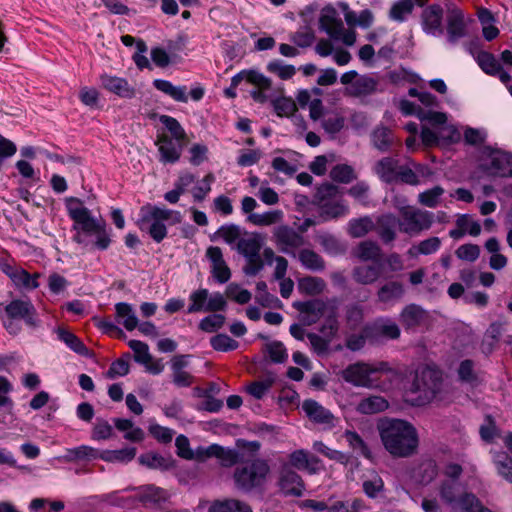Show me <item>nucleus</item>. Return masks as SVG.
I'll return each mask as SVG.
<instances>
[{"label":"nucleus","instance_id":"1","mask_svg":"<svg viewBox=\"0 0 512 512\" xmlns=\"http://www.w3.org/2000/svg\"><path fill=\"white\" fill-rule=\"evenodd\" d=\"M377 429L385 450L394 458H408L419 448V435L416 427L407 420L386 418Z\"/></svg>","mask_w":512,"mask_h":512},{"label":"nucleus","instance_id":"2","mask_svg":"<svg viewBox=\"0 0 512 512\" xmlns=\"http://www.w3.org/2000/svg\"><path fill=\"white\" fill-rule=\"evenodd\" d=\"M392 369L387 362H378L370 364L366 362H356L348 365L341 371L340 375L344 381L356 387L376 388L378 387V374L389 373Z\"/></svg>","mask_w":512,"mask_h":512},{"label":"nucleus","instance_id":"3","mask_svg":"<svg viewBox=\"0 0 512 512\" xmlns=\"http://www.w3.org/2000/svg\"><path fill=\"white\" fill-rule=\"evenodd\" d=\"M270 474V467L267 461L255 459L237 467L234 471V482L236 487L243 492H251L261 488Z\"/></svg>","mask_w":512,"mask_h":512},{"label":"nucleus","instance_id":"4","mask_svg":"<svg viewBox=\"0 0 512 512\" xmlns=\"http://www.w3.org/2000/svg\"><path fill=\"white\" fill-rule=\"evenodd\" d=\"M479 169L490 177H512V154L485 147L480 153Z\"/></svg>","mask_w":512,"mask_h":512},{"label":"nucleus","instance_id":"5","mask_svg":"<svg viewBox=\"0 0 512 512\" xmlns=\"http://www.w3.org/2000/svg\"><path fill=\"white\" fill-rule=\"evenodd\" d=\"M338 194L339 188L330 183L322 184L317 188L315 202L324 220L337 219L348 213L349 208L345 201L335 200Z\"/></svg>","mask_w":512,"mask_h":512},{"label":"nucleus","instance_id":"6","mask_svg":"<svg viewBox=\"0 0 512 512\" xmlns=\"http://www.w3.org/2000/svg\"><path fill=\"white\" fill-rule=\"evenodd\" d=\"M218 234L229 244L238 241V250L244 256L259 254L264 243L262 235L258 233L242 234L239 226H221Z\"/></svg>","mask_w":512,"mask_h":512},{"label":"nucleus","instance_id":"7","mask_svg":"<svg viewBox=\"0 0 512 512\" xmlns=\"http://www.w3.org/2000/svg\"><path fill=\"white\" fill-rule=\"evenodd\" d=\"M441 388V376L437 370L426 367L416 373L411 391L418 394V403L430 402Z\"/></svg>","mask_w":512,"mask_h":512},{"label":"nucleus","instance_id":"8","mask_svg":"<svg viewBox=\"0 0 512 512\" xmlns=\"http://www.w3.org/2000/svg\"><path fill=\"white\" fill-rule=\"evenodd\" d=\"M190 304L187 308L188 314L199 312H217L226 307L224 295L219 292L210 294L207 289L200 288L194 290L189 295Z\"/></svg>","mask_w":512,"mask_h":512},{"label":"nucleus","instance_id":"9","mask_svg":"<svg viewBox=\"0 0 512 512\" xmlns=\"http://www.w3.org/2000/svg\"><path fill=\"white\" fill-rule=\"evenodd\" d=\"M0 270L10 278L17 288L33 290L39 286L38 274H29L8 257H0Z\"/></svg>","mask_w":512,"mask_h":512},{"label":"nucleus","instance_id":"10","mask_svg":"<svg viewBox=\"0 0 512 512\" xmlns=\"http://www.w3.org/2000/svg\"><path fill=\"white\" fill-rule=\"evenodd\" d=\"M74 239L85 246L106 249L110 240L103 226H74Z\"/></svg>","mask_w":512,"mask_h":512},{"label":"nucleus","instance_id":"11","mask_svg":"<svg viewBox=\"0 0 512 512\" xmlns=\"http://www.w3.org/2000/svg\"><path fill=\"white\" fill-rule=\"evenodd\" d=\"M302 409L312 422L322 426L324 429H331L338 422V419L330 410L315 400H305L302 404Z\"/></svg>","mask_w":512,"mask_h":512},{"label":"nucleus","instance_id":"12","mask_svg":"<svg viewBox=\"0 0 512 512\" xmlns=\"http://www.w3.org/2000/svg\"><path fill=\"white\" fill-rule=\"evenodd\" d=\"M422 30L431 36L443 34V9L438 4L429 5L421 13Z\"/></svg>","mask_w":512,"mask_h":512},{"label":"nucleus","instance_id":"13","mask_svg":"<svg viewBox=\"0 0 512 512\" xmlns=\"http://www.w3.org/2000/svg\"><path fill=\"white\" fill-rule=\"evenodd\" d=\"M210 457L217 458L222 466L230 467L239 461V452L234 449L224 448L218 444L197 449V460L204 461Z\"/></svg>","mask_w":512,"mask_h":512},{"label":"nucleus","instance_id":"14","mask_svg":"<svg viewBox=\"0 0 512 512\" xmlns=\"http://www.w3.org/2000/svg\"><path fill=\"white\" fill-rule=\"evenodd\" d=\"M332 305V299L323 301L319 299L299 303L297 309L299 310L302 321L305 325L310 326L315 324L321 317H324Z\"/></svg>","mask_w":512,"mask_h":512},{"label":"nucleus","instance_id":"15","mask_svg":"<svg viewBox=\"0 0 512 512\" xmlns=\"http://www.w3.org/2000/svg\"><path fill=\"white\" fill-rule=\"evenodd\" d=\"M7 317L23 319L28 326L36 327L38 321L34 306L28 301L14 300L5 307Z\"/></svg>","mask_w":512,"mask_h":512},{"label":"nucleus","instance_id":"16","mask_svg":"<svg viewBox=\"0 0 512 512\" xmlns=\"http://www.w3.org/2000/svg\"><path fill=\"white\" fill-rule=\"evenodd\" d=\"M475 59L486 74L498 76L502 83H510V74L502 68L493 54L487 51H479L475 55Z\"/></svg>","mask_w":512,"mask_h":512},{"label":"nucleus","instance_id":"17","mask_svg":"<svg viewBox=\"0 0 512 512\" xmlns=\"http://www.w3.org/2000/svg\"><path fill=\"white\" fill-rule=\"evenodd\" d=\"M304 226H298L295 231L289 226H279L275 232L277 244L283 252H287L289 248H297L304 244L302 234L305 232Z\"/></svg>","mask_w":512,"mask_h":512},{"label":"nucleus","instance_id":"18","mask_svg":"<svg viewBox=\"0 0 512 512\" xmlns=\"http://www.w3.org/2000/svg\"><path fill=\"white\" fill-rule=\"evenodd\" d=\"M206 256L211 262V273L217 282L223 284L231 278V271L226 264L219 247H209Z\"/></svg>","mask_w":512,"mask_h":512},{"label":"nucleus","instance_id":"19","mask_svg":"<svg viewBox=\"0 0 512 512\" xmlns=\"http://www.w3.org/2000/svg\"><path fill=\"white\" fill-rule=\"evenodd\" d=\"M465 35L464 14L460 9L454 7L449 10L447 16V42L450 45H455Z\"/></svg>","mask_w":512,"mask_h":512},{"label":"nucleus","instance_id":"20","mask_svg":"<svg viewBox=\"0 0 512 512\" xmlns=\"http://www.w3.org/2000/svg\"><path fill=\"white\" fill-rule=\"evenodd\" d=\"M102 88L122 98L135 96V89L124 78L104 73L100 76Z\"/></svg>","mask_w":512,"mask_h":512},{"label":"nucleus","instance_id":"21","mask_svg":"<svg viewBox=\"0 0 512 512\" xmlns=\"http://www.w3.org/2000/svg\"><path fill=\"white\" fill-rule=\"evenodd\" d=\"M65 206L70 218L75 222V224H97V220L91 214V211L79 198H66Z\"/></svg>","mask_w":512,"mask_h":512},{"label":"nucleus","instance_id":"22","mask_svg":"<svg viewBox=\"0 0 512 512\" xmlns=\"http://www.w3.org/2000/svg\"><path fill=\"white\" fill-rule=\"evenodd\" d=\"M279 487L286 496L299 497L304 490L302 478L290 469H284L279 479Z\"/></svg>","mask_w":512,"mask_h":512},{"label":"nucleus","instance_id":"23","mask_svg":"<svg viewBox=\"0 0 512 512\" xmlns=\"http://www.w3.org/2000/svg\"><path fill=\"white\" fill-rule=\"evenodd\" d=\"M289 462L293 467L310 474H315L320 469V460L304 449L293 451L289 455Z\"/></svg>","mask_w":512,"mask_h":512},{"label":"nucleus","instance_id":"24","mask_svg":"<svg viewBox=\"0 0 512 512\" xmlns=\"http://www.w3.org/2000/svg\"><path fill=\"white\" fill-rule=\"evenodd\" d=\"M465 492L466 491L462 490L460 483L454 480H443L438 487L441 501L447 505L451 511Z\"/></svg>","mask_w":512,"mask_h":512},{"label":"nucleus","instance_id":"25","mask_svg":"<svg viewBox=\"0 0 512 512\" xmlns=\"http://www.w3.org/2000/svg\"><path fill=\"white\" fill-rule=\"evenodd\" d=\"M428 317V313L417 304L406 305L400 315L399 321L405 329H414L420 326Z\"/></svg>","mask_w":512,"mask_h":512},{"label":"nucleus","instance_id":"26","mask_svg":"<svg viewBox=\"0 0 512 512\" xmlns=\"http://www.w3.org/2000/svg\"><path fill=\"white\" fill-rule=\"evenodd\" d=\"M405 288L401 282L389 281L377 291V300L385 305H393L404 296Z\"/></svg>","mask_w":512,"mask_h":512},{"label":"nucleus","instance_id":"27","mask_svg":"<svg viewBox=\"0 0 512 512\" xmlns=\"http://www.w3.org/2000/svg\"><path fill=\"white\" fill-rule=\"evenodd\" d=\"M141 218L146 224H163L164 222H174L175 215L166 209L152 205H145L141 208Z\"/></svg>","mask_w":512,"mask_h":512},{"label":"nucleus","instance_id":"28","mask_svg":"<svg viewBox=\"0 0 512 512\" xmlns=\"http://www.w3.org/2000/svg\"><path fill=\"white\" fill-rule=\"evenodd\" d=\"M373 170L382 181L386 183L396 182L399 163L394 158L385 157L374 165Z\"/></svg>","mask_w":512,"mask_h":512},{"label":"nucleus","instance_id":"29","mask_svg":"<svg viewBox=\"0 0 512 512\" xmlns=\"http://www.w3.org/2000/svg\"><path fill=\"white\" fill-rule=\"evenodd\" d=\"M115 319L128 331H132L138 326L136 313L132 305L126 302H119L115 304Z\"/></svg>","mask_w":512,"mask_h":512},{"label":"nucleus","instance_id":"30","mask_svg":"<svg viewBox=\"0 0 512 512\" xmlns=\"http://www.w3.org/2000/svg\"><path fill=\"white\" fill-rule=\"evenodd\" d=\"M338 306V301L336 299H332V305L324 316L325 320L319 329V332L322 335L330 338L331 340L337 336L339 331Z\"/></svg>","mask_w":512,"mask_h":512},{"label":"nucleus","instance_id":"31","mask_svg":"<svg viewBox=\"0 0 512 512\" xmlns=\"http://www.w3.org/2000/svg\"><path fill=\"white\" fill-rule=\"evenodd\" d=\"M437 474L436 462L432 459H426L413 470L412 477L417 483L427 485L436 478Z\"/></svg>","mask_w":512,"mask_h":512},{"label":"nucleus","instance_id":"32","mask_svg":"<svg viewBox=\"0 0 512 512\" xmlns=\"http://www.w3.org/2000/svg\"><path fill=\"white\" fill-rule=\"evenodd\" d=\"M136 496L144 505H153L166 501L169 494L160 487L145 485L139 488Z\"/></svg>","mask_w":512,"mask_h":512},{"label":"nucleus","instance_id":"33","mask_svg":"<svg viewBox=\"0 0 512 512\" xmlns=\"http://www.w3.org/2000/svg\"><path fill=\"white\" fill-rule=\"evenodd\" d=\"M158 150L160 152V160L163 163H175L179 160L181 155V145L174 143L167 137H162L157 142Z\"/></svg>","mask_w":512,"mask_h":512},{"label":"nucleus","instance_id":"34","mask_svg":"<svg viewBox=\"0 0 512 512\" xmlns=\"http://www.w3.org/2000/svg\"><path fill=\"white\" fill-rule=\"evenodd\" d=\"M208 512H253L249 504L244 501L229 498L214 501Z\"/></svg>","mask_w":512,"mask_h":512},{"label":"nucleus","instance_id":"35","mask_svg":"<svg viewBox=\"0 0 512 512\" xmlns=\"http://www.w3.org/2000/svg\"><path fill=\"white\" fill-rule=\"evenodd\" d=\"M451 512H494L483 506L479 498L471 493L465 492Z\"/></svg>","mask_w":512,"mask_h":512},{"label":"nucleus","instance_id":"36","mask_svg":"<svg viewBox=\"0 0 512 512\" xmlns=\"http://www.w3.org/2000/svg\"><path fill=\"white\" fill-rule=\"evenodd\" d=\"M153 85L157 90L168 95L177 102L186 103L188 101L186 86H175L170 81L163 79L154 80Z\"/></svg>","mask_w":512,"mask_h":512},{"label":"nucleus","instance_id":"37","mask_svg":"<svg viewBox=\"0 0 512 512\" xmlns=\"http://www.w3.org/2000/svg\"><path fill=\"white\" fill-rule=\"evenodd\" d=\"M352 276L357 283L372 284L381 276V267L379 265H359L354 268Z\"/></svg>","mask_w":512,"mask_h":512},{"label":"nucleus","instance_id":"38","mask_svg":"<svg viewBox=\"0 0 512 512\" xmlns=\"http://www.w3.org/2000/svg\"><path fill=\"white\" fill-rule=\"evenodd\" d=\"M138 461L141 465L150 469L169 470L174 467L172 458L154 453L142 454L139 456Z\"/></svg>","mask_w":512,"mask_h":512},{"label":"nucleus","instance_id":"39","mask_svg":"<svg viewBox=\"0 0 512 512\" xmlns=\"http://www.w3.org/2000/svg\"><path fill=\"white\" fill-rule=\"evenodd\" d=\"M388 408V402L381 396H369L362 399L356 410L361 414H375L382 412Z\"/></svg>","mask_w":512,"mask_h":512},{"label":"nucleus","instance_id":"40","mask_svg":"<svg viewBox=\"0 0 512 512\" xmlns=\"http://www.w3.org/2000/svg\"><path fill=\"white\" fill-rule=\"evenodd\" d=\"M320 27L326 31L330 37H339V32L342 31V22L336 17V12L333 9L325 10L321 14Z\"/></svg>","mask_w":512,"mask_h":512},{"label":"nucleus","instance_id":"41","mask_svg":"<svg viewBox=\"0 0 512 512\" xmlns=\"http://www.w3.org/2000/svg\"><path fill=\"white\" fill-rule=\"evenodd\" d=\"M113 421L119 431L125 432L124 438L126 440L140 442L144 439V431L140 427H135L131 420L115 418Z\"/></svg>","mask_w":512,"mask_h":512},{"label":"nucleus","instance_id":"42","mask_svg":"<svg viewBox=\"0 0 512 512\" xmlns=\"http://www.w3.org/2000/svg\"><path fill=\"white\" fill-rule=\"evenodd\" d=\"M136 448H123L119 450H105L101 452L100 459L106 462L128 463L136 456Z\"/></svg>","mask_w":512,"mask_h":512},{"label":"nucleus","instance_id":"43","mask_svg":"<svg viewBox=\"0 0 512 512\" xmlns=\"http://www.w3.org/2000/svg\"><path fill=\"white\" fill-rule=\"evenodd\" d=\"M375 336L385 337L388 339H397L400 336L398 325L389 319L377 320L372 328Z\"/></svg>","mask_w":512,"mask_h":512},{"label":"nucleus","instance_id":"44","mask_svg":"<svg viewBox=\"0 0 512 512\" xmlns=\"http://www.w3.org/2000/svg\"><path fill=\"white\" fill-rule=\"evenodd\" d=\"M493 463L498 475L512 483V458L505 452H495Z\"/></svg>","mask_w":512,"mask_h":512},{"label":"nucleus","instance_id":"45","mask_svg":"<svg viewBox=\"0 0 512 512\" xmlns=\"http://www.w3.org/2000/svg\"><path fill=\"white\" fill-rule=\"evenodd\" d=\"M246 80L251 85L265 86L268 84L266 76L256 70H242L231 79V86L236 87Z\"/></svg>","mask_w":512,"mask_h":512},{"label":"nucleus","instance_id":"46","mask_svg":"<svg viewBox=\"0 0 512 512\" xmlns=\"http://www.w3.org/2000/svg\"><path fill=\"white\" fill-rule=\"evenodd\" d=\"M418 174L421 176H430L432 173L429 169L422 166H417L416 171H413L408 167L399 166L397 181H401L409 185H418L420 184Z\"/></svg>","mask_w":512,"mask_h":512},{"label":"nucleus","instance_id":"47","mask_svg":"<svg viewBox=\"0 0 512 512\" xmlns=\"http://www.w3.org/2000/svg\"><path fill=\"white\" fill-rule=\"evenodd\" d=\"M57 334L59 339L63 341L75 353L82 356H87L89 354V350L87 349V347L72 332L65 330L63 328H59L57 330Z\"/></svg>","mask_w":512,"mask_h":512},{"label":"nucleus","instance_id":"48","mask_svg":"<svg viewBox=\"0 0 512 512\" xmlns=\"http://www.w3.org/2000/svg\"><path fill=\"white\" fill-rule=\"evenodd\" d=\"M344 437L348 442L350 448L353 450V452L367 459H370L372 457L371 450L358 433H356L355 431L347 430L344 433Z\"/></svg>","mask_w":512,"mask_h":512},{"label":"nucleus","instance_id":"49","mask_svg":"<svg viewBox=\"0 0 512 512\" xmlns=\"http://www.w3.org/2000/svg\"><path fill=\"white\" fill-rule=\"evenodd\" d=\"M413 9V0H399L392 5L389 15L394 21L403 22L413 12Z\"/></svg>","mask_w":512,"mask_h":512},{"label":"nucleus","instance_id":"50","mask_svg":"<svg viewBox=\"0 0 512 512\" xmlns=\"http://www.w3.org/2000/svg\"><path fill=\"white\" fill-rule=\"evenodd\" d=\"M377 81L370 76H361L351 85V92L356 96L369 95L376 91Z\"/></svg>","mask_w":512,"mask_h":512},{"label":"nucleus","instance_id":"51","mask_svg":"<svg viewBox=\"0 0 512 512\" xmlns=\"http://www.w3.org/2000/svg\"><path fill=\"white\" fill-rule=\"evenodd\" d=\"M101 452L97 449L87 446L81 445L72 449L67 450V460H93L100 458Z\"/></svg>","mask_w":512,"mask_h":512},{"label":"nucleus","instance_id":"52","mask_svg":"<svg viewBox=\"0 0 512 512\" xmlns=\"http://www.w3.org/2000/svg\"><path fill=\"white\" fill-rule=\"evenodd\" d=\"M393 142L391 130L386 127H378L372 133V143L380 151H387Z\"/></svg>","mask_w":512,"mask_h":512},{"label":"nucleus","instance_id":"53","mask_svg":"<svg viewBox=\"0 0 512 512\" xmlns=\"http://www.w3.org/2000/svg\"><path fill=\"white\" fill-rule=\"evenodd\" d=\"M330 178L335 182L347 184L356 179V174L351 166L338 164L331 169Z\"/></svg>","mask_w":512,"mask_h":512},{"label":"nucleus","instance_id":"54","mask_svg":"<svg viewBox=\"0 0 512 512\" xmlns=\"http://www.w3.org/2000/svg\"><path fill=\"white\" fill-rule=\"evenodd\" d=\"M299 289L309 295H317L324 291L326 284L318 277H304L299 281Z\"/></svg>","mask_w":512,"mask_h":512},{"label":"nucleus","instance_id":"55","mask_svg":"<svg viewBox=\"0 0 512 512\" xmlns=\"http://www.w3.org/2000/svg\"><path fill=\"white\" fill-rule=\"evenodd\" d=\"M380 248L371 241H363L358 245L356 256L364 261H377L380 258Z\"/></svg>","mask_w":512,"mask_h":512},{"label":"nucleus","instance_id":"56","mask_svg":"<svg viewBox=\"0 0 512 512\" xmlns=\"http://www.w3.org/2000/svg\"><path fill=\"white\" fill-rule=\"evenodd\" d=\"M444 194V189L441 186H435L431 189L425 190L418 195V201L427 207H436Z\"/></svg>","mask_w":512,"mask_h":512},{"label":"nucleus","instance_id":"57","mask_svg":"<svg viewBox=\"0 0 512 512\" xmlns=\"http://www.w3.org/2000/svg\"><path fill=\"white\" fill-rule=\"evenodd\" d=\"M311 349L319 356L328 354L332 340L324 335L316 333H307Z\"/></svg>","mask_w":512,"mask_h":512},{"label":"nucleus","instance_id":"58","mask_svg":"<svg viewBox=\"0 0 512 512\" xmlns=\"http://www.w3.org/2000/svg\"><path fill=\"white\" fill-rule=\"evenodd\" d=\"M299 259L304 267L314 271L323 270L325 267L323 259L311 250H303L300 252Z\"/></svg>","mask_w":512,"mask_h":512},{"label":"nucleus","instance_id":"59","mask_svg":"<svg viewBox=\"0 0 512 512\" xmlns=\"http://www.w3.org/2000/svg\"><path fill=\"white\" fill-rule=\"evenodd\" d=\"M276 114L280 117H291L297 110L295 101L289 97H280L273 101Z\"/></svg>","mask_w":512,"mask_h":512},{"label":"nucleus","instance_id":"60","mask_svg":"<svg viewBox=\"0 0 512 512\" xmlns=\"http://www.w3.org/2000/svg\"><path fill=\"white\" fill-rule=\"evenodd\" d=\"M128 345L134 352L136 362L144 365H148L151 362L152 356L149 353V347L146 343L139 340H130Z\"/></svg>","mask_w":512,"mask_h":512},{"label":"nucleus","instance_id":"61","mask_svg":"<svg viewBox=\"0 0 512 512\" xmlns=\"http://www.w3.org/2000/svg\"><path fill=\"white\" fill-rule=\"evenodd\" d=\"M267 70L277 75L282 80L291 79L296 73V68L293 65L284 64L279 60L269 62L267 64Z\"/></svg>","mask_w":512,"mask_h":512},{"label":"nucleus","instance_id":"62","mask_svg":"<svg viewBox=\"0 0 512 512\" xmlns=\"http://www.w3.org/2000/svg\"><path fill=\"white\" fill-rule=\"evenodd\" d=\"M319 243L322 245L324 250L332 255L344 253L346 251V245L339 241L337 238L331 235H320L318 237Z\"/></svg>","mask_w":512,"mask_h":512},{"label":"nucleus","instance_id":"63","mask_svg":"<svg viewBox=\"0 0 512 512\" xmlns=\"http://www.w3.org/2000/svg\"><path fill=\"white\" fill-rule=\"evenodd\" d=\"M225 294L227 298L235 301L238 304H246L252 298L251 293L247 289L241 288L236 283H230L226 288Z\"/></svg>","mask_w":512,"mask_h":512},{"label":"nucleus","instance_id":"64","mask_svg":"<svg viewBox=\"0 0 512 512\" xmlns=\"http://www.w3.org/2000/svg\"><path fill=\"white\" fill-rule=\"evenodd\" d=\"M210 344L216 351H232L238 348V342L226 334H218L210 339Z\"/></svg>","mask_w":512,"mask_h":512}]
</instances>
